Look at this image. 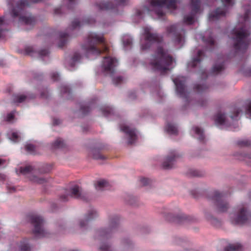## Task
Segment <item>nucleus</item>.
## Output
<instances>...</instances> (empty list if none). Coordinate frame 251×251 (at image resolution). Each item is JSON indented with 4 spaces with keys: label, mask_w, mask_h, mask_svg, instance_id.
I'll use <instances>...</instances> for the list:
<instances>
[{
    "label": "nucleus",
    "mask_w": 251,
    "mask_h": 251,
    "mask_svg": "<svg viewBox=\"0 0 251 251\" xmlns=\"http://www.w3.org/2000/svg\"><path fill=\"white\" fill-rule=\"evenodd\" d=\"M4 17H0V38H3L5 36L6 29L4 28Z\"/></svg>",
    "instance_id": "39"
},
{
    "label": "nucleus",
    "mask_w": 251,
    "mask_h": 251,
    "mask_svg": "<svg viewBox=\"0 0 251 251\" xmlns=\"http://www.w3.org/2000/svg\"><path fill=\"white\" fill-rule=\"evenodd\" d=\"M203 54V51L202 50H198L197 57L193 58L192 61L188 63V67L195 68L198 64H200Z\"/></svg>",
    "instance_id": "28"
},
{
    "label": "nucleus",
    "mask_w": 251,
    "mask_h": 251,
    "mask_svg": "<svg viewBox=\"0 0 251 251\" xmlns=\"http://www.w3.org/2000/svg\"><path fill=\"white\" fill-rule=\"evenodd\" d=\"M120 129L124 132L125 138L127 140L128 145H132L135 143L137 139V134L136 129L132 126L124 124L120 126Z\"/></svg>",
    "instance_id": "16"
},
{
    "label": "nucleus",
    "mask_w": 251,
    "mask_h": 251,
    "mask_svg": "<svg viewBox=\"0 0 251 251\" xmlns=\"http://www.w3.org/2000/svg\"><path fill=\"white\" fill-rule=\"evenodd\" d=\"M128 203L129 204L132 205V204H133V203H134V201H128Z\"/></svg>",
    "instance_id": "62"
},
{
    "label": "nucleus",
    "mask_w": 251,
    "mask_h": 251,
    "mask_svg": "<svg viewBox=\"0 0 251 251\" xmlns=\"http://www.w3.org/2000/svg\"><path fill=\"white\" fill-rule=\"evenodd\" d=\"M7 136L9 139L14 143L19 142L20 139V137L18 133L16 132H9L7 133Z\"/></svg>",
    "instance_id": "38"
},
{
    "label": "nucleus",
    "mask_w": 251,
    "mask_h": 251,
    "mask_svg": "<svg viewBox=\"0 0 251 251\" xmlns=\"http://www.w3.org/2000/svg\"><path fill=\"white\" fill-rule=\"evenodd\" d=\"M127 0H114V1H101L95 4L96 8L100 10H112L119 6L127 4Z\"/></svg>",
    "instance_id": "17"
},
{
    "label": "nucleus",
    "mask_w": 251,
    "mask_h": 251,
    "mask_svg": "<svg viewBox=\"0 0 251 251\" xmlns=\"http://www.w3.org/2000/svg\"><path fill=\"white\" fill-rule=\"evenodd\" d=\"M207 34V32L206 33L205 35L203 36H201L202 41L207 46L206 47L207 50H211L214 46L215 42L213 38L211 36H209L207 38L206 36Z\"/></svg>",
    "instance_id": "31"
},
{
    "label": "nucleus",
    "mask_w": 251,
    "mask_h": 251,
    "mask_svg": "<svg viewBox=\"0 0 251 251\" xmlns=\"http://www.w3.org/2000/svg\"><path fill=\"white\" fill-rule=\"evenodd\" d=\"M176 2L177 0H152L150 8L144 7L142 9L137 10L136 14L137 16L141 18L146 12L151 11L160 17L164 15L166 9L175 10Z\"/></svg>",
    "instance_id": "5"
},
{
    "label": "nucleus",
    "mask_w": 251,
    "mask_h": 251,
    "mask_svg": "<svg viewBox=\"0 0 251 251\" xmlns=\"http://www.w3.org/2000/svg\"><path fill=\"white\" fill-rule=\"evenodd\" d=\"M81 58L80 54L78 52H75L70 58L66 60L65 63L66 68L70 71L74 70L75 65L79 62Z\"/></svg>",
    "instance_id": "22"
},
{
    "label": "nucleus",
    "mask_w": 251,
    "mask_h": 251,
    "mask_svg": "<svg viewBox=\"0 0 251 251\" xmlns=\"http://www.w3.org/2000/svg\"><path fill=\"white\" fill-rule=\"evenodd\" d=\"M100 251H113L111 246L105 243L102 244L99 248Z\"/></svg>",
    "instance_id": "45"
},
{
    "label": "nucleus",
    "mask_w": 251,
    "mask_h": 251,
    "mask_svg": "<svg viewBox=\"0 0 251 251\" xmlns=\"http://www.w3.org/2000/svg\"><path fill=\"white\" fill-rule=\"evenodd\" d=\"M25 54L32 57H37L42 59L44 57L48 56L49 51L47 49H42L39 51H36L34 48L32 46L25 47Z\"/></svg>",
    "instance_id": "21"
},
{
    "label": "nucleus",
    "mask_w": 251,
    "mask_h": 251,
    "mask_svg": "<svg viewBox=\"0 0 251 251\" xmlns=\"http://www.w3.org/2000/svg\"><path fill=\"white\" fill-rule=\"evenodd\" d=\"M51 78L54 81H57L59 78V75L57 73H53L51 75Z\"/></svg>",
    "instance_id": "54"
},
{
    "label": "nucleus",
    "mask_w": 251,
    "mask_h": 251,
    "mask_svg": "<svg viewBox=\"0 0 251 251\" xmlns=\"http://www.w3.org/2000/svg\"><path fill=\"white\" fill-rule=\"evenodd\" d=\"M124 81V78L122 76H116L113 77L112 78V82L113 84L115 85H118V84L121 83Z\"/></svg>",
    "instance_id": "46"
},
{
    "label": "nucleus",
    "mask_w": 251,
    "mask_h": 251,
    "mask_svg": "<svg viewBox=\"0 0 251 251\" xmlns=\"http://www.w3.org/2000/svg\"><path fill=\"white\" fill-rule=\"evenodd\" d=\"M88 154L94 159L104 160L106 158L100 153L99 150L96 148L90 149L88 151Z\"/></svg>",
    "instance_id": "30"
},
{
    "label": "nucleus",
    "mask_w": 251,
    "mask_h": 251,
    "mask_svg": "<svg viewBox=\"0 0 251 251\" xmlns=\"http://www.w3.org/2000/svg\"><path fill=\"white\" fill-rule=\"evenodd\" d=\"M162 214L165 219L169 222L180 223L183 222H192L194 220L192 217L182 213H175L174 210L170 207H165Z\"/></svg>",
    "instance_id": "11"
},
{
    "label": "nucleus",
    "mask_w": 251,
    "mask_h": 251,
    "mask_svg": "<svg viewBox=\"0 0 251 251\" xmlns=\"http://www.w3.org/2000/svg\"><path fill=\"white\" fill-rule=\"evenodd\" d=\"M204 215L206 219L214 226L218 227L221 226V221L214 217L209 212L205 211Z\"/></svg>",
    "instance_id": "26"
},
{
    "label": "nucleus",
    "mask_w": 251,
    "mask_h": 251,
    "mask_svg": "<svg viewBox=\"0 0 251 251\" xmlns=\"http://www.w3.org/2000/svg\"><path fill=\"white\" fill-rule=\"evenodd\" d=\"M121 244L123 246V251H133L134 244L132 241L128 238H125L122 240Z\"/></svg>",
    "instance_id": "27"
},
{
    "label": "nucleus",
    "mask_w": 251,
    "mask_h": 251,
    "mask_svg": "<svg viewBox=\"0 0 251 251\" xmlns=\"http://www.w3.org/2000/svg\"><path fill=\"white\" fill-rule=\"evenodd\" d=\"M82 49L88 56L89 55H99L107 48L104 45L103 34L95 32L88 34L85 42L82 45Z\"/></svg>",
    "instance_id": "4"
},
{
    "label": "nucleus",
    "mask_w": 251,
    "mask_h": 251,
    "mask_svg": "<svg viewBox=\"0 0 251 251\" xmlns=\"http://www.w3.org/2000/svg\"><path fill=\"white\" fill-rule=\"evenodd\" d=\"M33 170V168L31 166H26L20 168V173L24 175H28V177L33 182L40 184H43L47 182V179L45 178L38 177L37 176L31 175L30 173Z\"/></svg>",
    "instance_id": "18"
},
{
    "label": "nucleus",
    "mask_w": 251,
    "mask_h": 251,
    "mask_svg": "<svg viewBox=\"0 0 251 251\" xmlns=\"http://www.w3.org/2000/svg\"><path fill=\"white\" fill-rule=\"evenodd\" d=\"M176 85V90L177 94L182 98L188 100V92L186 89V78L182 76H178L173 79Z\"/></svg>",
    "instance_id": "15"
},
{
    "label": "nucleus",
    "mask_w": 251,
    "mask_h": 251,
    "mask_svg": "<svg viewBox=\"0 0 251 251\" xmlns=\"http://www.w3.org/2000/svg\"><path fill=\"white\" fill-rule=\"evenodd\" d=\"M190 173L192 176L196 177H203L205 175V171L200 170H191Z\"/></svg>",
    "instance_id": "41"
},
{
    "label": "nucleus",
    "mask_w": 251,
    "mask_h": 251,
    "mask_svg": "<svg viewBox=\"0 0 251 251\" xmlns=\"http://www.w3.org/2000/svg\"><path fill=\"white\" fill-rule=\"evenodd\" d=\"M118 64V62L116 58L110 56L105 57L102 63L101 71L105 75L113 76Z\"/></svg>",
    "instance_id": "14"
},
{
    "label": "nucleus",
    "mask_w": 251,
    "mask_h": 251,
    "mask_svg": "<svg viewBox=\"0 0 251 251\" xmlns=\"http://www.w3.org/2000/svg\"><path fill=\"white\" fill-rule=\"evenodd\" d=\"M93 22V20L92 19H86L82 23H80L78 20L75 19L74 20L71 24V27H69V29L71 30L76 29L77 28L80 27L81 25H83L84 23L85 24H92Z\"/></svg>",
    "instance_id": "29"
},
{
    "label": "nucleus",
    "mask_w": 251,
    "mask_h": 251,
    "mask_svg": "<svg viewBox=\"0 0 251 251\" xmlns=\"http://www.w3.org/2000/svg\"><path fill=\"white\" fill-rule=\"evenodd\" d=\"M61 122L60 120L58 119L54 118L53 120V124L54 125H58L60 124Z\"/></svg>",
    "instance_id": "58"
},
{
    "label": "nucleus",
    "mask_w": 251,
    "mask_h": 251,
    "mask_svg": "<svg viewBox=\"0 0 251 251\" xmlns=\"http://www.w3.org/2000/svg\"><path fill=\"white\" fill-rule=\"evenodd\" d=\"M121 219L120 215L118 214H109L107 218V226L97 229L95 234V238L101 240L111 238L120 228Z\"/></svg>",
    "instance_id": "6"
},
{
    "label": "nucleus",
    "mask_w": 251,
    "mask_h": 251,
    "mask_svg": "<svg viewBox=\"0 0 251 251\" xmlns=\"http://www.w3.org/2000/svg\"><path fill=\"white\" fill-rule=\"evenodd\" d=\"M91 109L90 106L88 105H82L80 107V111L84 115L87 114Z\"/></svg>",
    "instance_id": "48"
},
{
    "label": "nucleus",
    "mask_w": 251,
    "mask_h": 251,
    "mask_svg": "<svg viewBox=\"0 0 251 251\" xmlns=\"http://www.w3.org/2000/svg\"><path fill=\"white\" fill-rule=\"evenodd\" d=\"M207 103V100L205 99L202 98L198 101L197 104L200 106H205Z\"/></svg>",
    "instance_id": "50"
},
{
    "label": "nucleus",
    "mask_w": 251,
    "mask_h": 251,
    "mask_svg": "<svg viewBox=\"0 0 251 251\" xmlns=\"http://www.w3.org/2000/svg\"><path fill=\"white\" fill-rule=\"evenodd\" d=\"M225 68L224 60L222 58L214 63L210 73L212 75H219L222 73Z\"/></svg>",
    "instance_id": "23"
},
{
    "label": "nucleus",
    "mask_w": 251,
    "mask_h": 251,
    "mask_svg": "<svg viewBox=\"0 0 251 251\" xmlns=\"http://www.w3.org/2000/svg\"><path fill=\"white\" fill-rule=\"evenodd\" d=\"M77 1V0H63V5L60 7L55 8L54 13L56 14H61L63 13L62 10L65 7H67L68 9H71L76 3Z\"/></svg>",
    "instance_id": "24"
},
{
    "label": "nucleus",
    "mask_w": 251,
    "mask_h": 251,
    "mask_svg": "<svg viewBox=\"0 0 251 251\" xmlns=\"http://www.w3.org/2000/svg\"><path fill=\"white\" fill-rule=\"evenodd\" d=\"M28 96L26 95L16 94L12 96V102L16 104H19L25 101Z\"/></svg>",
    "instance_id": "34"
},
{
    "label": "nucleus",
    "mask_w": 251,
    "mask_h": 251,
    "mask_svg": "<svg viewBox=\"0 0 251 251\" xmlns=\"http://www.w3.org/2000/svg\"><path fill=\"white\" fill-rule=\"evenodd\" d=\"M165 129L166 131L171 135H177L178 130L177 126L172 123H168L166 125Z\"/></svg>",
    "instance_id": "37"
},
{
    "label": "nucleus",
    "mask_w": 251,
    "mask_h": 251,
    "mask_svg": "<svg viewBox=\"0 0 251 251\" xmlns=\"http://www.w3.org/2000/svg\"><path fill=\"white\" fill-rule=\"evenodd\" d=\"M109 186L108 182L104 179H99L95 183V187L98 191H102Z\"/></svg>",
    "instance_id": "35"
},
{
    "label": "nucleus",
    "mask_w": 251,
    "mask_h": 251,
    "mask_svg": "<svg viewBox=\"0 0 251 251\" xmlns=\"http://www.w3.org/2000/svg\"><path fill=\"white\" fill-rule=\"evenodd\" d=\"M247 113L250 115L251 118V100L249 101L247 103Z\"/></svg>",
    "instance_id": "52"
},
{
    "label": "nucleus",
    "mask_w": 251,
    "mask_h": 251,
    "mask_svg": "<svg viewBox=\"0 0 251 251\" xmlns=\"http://www.w3.org/2000/svg\"><path fill=\"white\" fill-rule=\"evenodd\" d=\"M5 162V160L4 159H0V165L3 164Z\"/></svg>",
    "instance_id": "60"
},
{
    "label": "nucleus",
    "mask_w": 251,
    "mask_h": 251,
    "mask_svg": "<svg viewBox=\"0 0 251 251\" xmlns=\"http://www.w3.org/2000/svg\"><path fill=\"white\" fill-rule=\"evenodd\" d=\"M251 10L247 9L244 16H240L238 24L231 31V44L236 52H244L251 42V25L249 15Z\"/></svg>",
    "instance_id": "2"
},
{
    "label": "nucleus",
    "mask_w": 251,
    "mask_h": 251,
    "mask_svg": "<svg viewBox=\"0 0 251 251\" xmlns=\"http://www.w3.org/2000/svg\"><path fill=\"white\" fill-rule=\"evenodd\" d=\"M241 111L242 110L239 108L235 109L234 114L229 116L230 119L226 116L225 113L221 111L218 112L214 116L215 124L218 126H229L233 121L237 120V117Z\"/></svg>",
    "instance_id": "12"
},
{
    "label": "nucleus",
    "mask_w": 251,
    "mask_h": 251,
    "mask_svg": "<svg viewBox=\"0 0 251 251\" xmlns=\"http://www.w3.org/2000/svg\"><path fill=\"white\" fill-rule=\"evenodd\" d=\"M241 247L238 244H230L225 248V251H239Z\"/></svg>",
    "instance_id": "43"
},
{
    "label": "nucleus",
    "mask_w": 251,
    "mask_h": 251,
    "mask_svg": "<svg viewBox=\"0 0 251 251\" xmlns=\"http://www.w3.org/2000/svg\"><path fill=\"white\" fill-rule=\"evenodd\" d=\"M192 130L195 133V138L201 142H204L205 137L202 129L198 126H195L193 127Z\"/></svg>",
    "instance_id": "25"
},
{
    "label": "nucleus",
    "mask_w": 251,
    "mask_h": 251,
    "mask_svg": "<svg viewBox=\"0 0 251 251\" xmlns=\"http://www.w3.org/2000/svg\"><path fill=\"white\" fill-rule=\"evenodd\" d=\"M70 198H74L85 201L89 200L88 193L77 185L72 187L68 190H66L65 193L60 196V200L62 201L66 202L69 200Z\"/></svg>",
    "instance_id": "9"
},
{
    "label": "nucleus",
    "mask_w": 251,
    "mask_h": 251,
    "mask_svg": "<svg viewBox=\"0 0 251 251\" xmlns=\"http://www.w3.org/2000/svg\"><path fill=\"white\" fill-rule=\"evenodd\" d=\"M65 145L64 141L62 139L58 138L52 143V147L54 148H62Z\"/></svg>",
    "instance_id": "44"
},
{
    "label": "nucleus",
    "mask_w": 251,
    "mask_h": 251,
    "mask_svg": "<svg viewBox=\"0 0 251 251\" xmlns=\"http://www.w3.org/2000/svg\"><path fill=\"white\" fill-rule=\"evenodd\" d=\"M7 189L9 193H13L14 192H15L16 191V188H15L14 186H7Z\"/></svg>",
    "instance_id": "56"
},
{
    "label": "nucleus",
    "mask_w": 251,
    "mask_h": 251,
    "mask_svg": "<svg viewBox=\"0 0 251 251\" xmlns=\"http://www.w3.org/2000/svg\"><path fill=\"white\" fill-rule=\"evenodd\" d=\"M14 118L13 113H10L7 114L6 117V121L8 122H10Z\"/></svg>",
    "instance_id": "55"
},
{
    "label": "nucleus",
    "mask_w": 251,
    "mask_h": 251,
    "mask_svg": "<svg viewBox=\"0 0 251 251\" xmlns=\"http://www.w3.org/2000/svg\"><path fill=\"white\" fill-rule=\"evenodd\" d=\"M144 41H141V49L146 50L155 45L157 49L152 56L150 65L151 69L164 72L174 68L176 62L168 50L164 49L162 44V37L156 33L151 32V28L145 27L144 29Z\"/></svg>",
    "instance_id": "1"
},
{
    "label": "nucleus",
    "mask_w": 251,
    "mask_h": 251,
    "mask_svg": "<svg viewBox=\"0 0 251 251\" xmlns=\"http://www.w3.org/2000/svg\"><path fill=\"white\" fill-rule=\"evenodd\" d=\"M7 5L12 18L19 17V23L29 26V29L33 26L35 23V19L30 14L22 15L25 12V8L29 6L27 0H20L16 2L15 0H7Z\"/></svg>",
    "instance_id": "3"
},
{
    "label": "nucleus",
    "mask_w": 251,
    "mask_h": 251,
    "mask_svg": "<svg viewBox=\"0 0 251 251\" xmlns=\"http://www.w3.org/2000/svg\"><path fill=\"white\" fill-rule=\"evenodd\" d=\"M243 74L246 76H251V67L247 69H243L241 70Z\"/></svg>",
    "instance_id": "49"
},
{
    "label": "nucleus",
    "mask_w": 251,
    "mask_h": 251,
    "mask_svg": "<svg viewBox=\"0 0 251 251\" xmlns=\"http://www.w3.org/2000/svg\"><path fill=\"white\" fill-rule=\"evenodd\" d=\"M3 65V62L2 60H0V66H2Z\"/></svg>",
    "instance_id": "63"
},
{
    "label": "nucleus",
    "mask_w": 251,
    "mask_h": 251,
    "mask_svg": "<svg viewBox=\"0 0 251 251\" xmlns=\"http://www.w3.org/2000/svg\"><path fill=\"white\" fill-rule=\"evenodd\" d=\"M100 111L102 115L107 117H110L115 114V111L111 106H103L100 108Z\"/></svg>",
    "instance_id": "33"
},
{
    "label": "nucleus",
    "mask_w": 251,
    "mask_h": 251,
    "mask_svg": "<svg viewBox=\"0 0 251 251\" xmlns=\"http://www.w3.org/2000/svg\"><path fill=\"white\" fill-rule=\"evenodd\" d=\"M41 97L43 98H47L48 97V92H42L41 93Z\"/></svg>",
    "instance_id": "59"
},
{
    "label": "nucleus",
    "mask_w": 251,
    "mask_h": 251,
    "mask_svg": "<svg viewBox=\"0 0 251 251\" xmlns=\"http://www.w3.org/2000/svg\"><path fill=\"white\" fill-rule=\"evenodd\" d=\"M25 150L30 153H33L35 149V147L32 144H27L25 146Z\"/></svg>",
    "instance_id": "47"
},
{
    "label": "nucleus",
    "mask_w": 251,
    "mask_h": 251,
    "mask_svg": "<svg viewBox=\"0 0 251 251\" xmlns=\"http://www.w3.org/2000/svg\"><path fill=\"white\" fill-rule=\"evenodd\" d=\"M179 157L178 153L176 151H173L164 158L162 162V167L165 169H172L175 164L176 159Z\"/></svg>",
    "instance_id": "20"
},
{
    "label": "nucleus",
    "mask_w": 251,
    "mask_h": 251,
    "mask_svg": "<svg viewBox=\"0 0 251 251\" xmlns=\"http://www.w3.org/2000/svg\"><path fill=\"white\" fill-rule=\"evenodd\" d=\"M201 73L202 75H203L204 74H206L205 71L204 70H201Z\"/></svg>",
    "instance_id": "61"
},
{
    "label": "nucleus",
    "mask_w": 251,
    "mask_h": 251,
    "mask_svg": "<svg viewBox=\"0 0 251 251\" xmlns=\"http://www.w3.org/2000/svg\"><path fill=\"white\" fill-rule=\"evenodd\" d=\"M61 92L62 95L66 97V99L71 98V91L70 88L66 85H63L61 87Z\"/></svg>",
    "instance_id": "40"
},
{
    "label": "nucleus",
    "mask_w": 251,
    "mask_h": 251,
    "mask_svg": "<svg viewBox=\"0 0 251 251\" xmlns=\"http://www.w3.org/2000/svg\"><path fill=\"white\" fill-rule=\"evenodd\" d=\"M30 221L34 226L33 232L36 238H40L47 236L48 233L44 227V221L41 216L32 215L30 217Z\"/></svg>",
    "instance_id": "13"
},
{
    "label": "nucleus",
    "mask_w": 251,
    "mask_h": 251,
    "mask_svg": "<svg viewBox=\"0 0 251 251\" xmlns=\"http://www.w3.org/2000/svg\"><path fill=\"white\" fill-rule=\"evenodd\" d=\"M179 26L180 24H176L166 27L167 34L172 38L174 43L178 46L179 48L183 46L185 41V31L183 28H180Z\"/></svg>",
    "instance_id": "10"
},
{
    "label": "nucleus",
    "mask_w": 251,
    "mask_h": 251,
    "mask_svg": "<svg viewBox=\"0 0 251 251\" xmlns=\"http://www.w3.org/2000/svg\"><path fill=\"white\" fill-rule=\"evenodd\" d=\"M251 218L247 204H242L238 205L234 211L230 214V220L233 224H243L246 223Z\"/></svg>",
    "instance_id": "7"
},
{
    "label": "nucleus",
    "mask_w": 251,
    "mask_h": 251,
    "mask_svg": "<svg viewBox=\"0 0 251 251\" xmlns=\"http://www.w3.org/2000/svg\"><path fill=\"white\" fill-rule=\"evenodd\" d=\"M21 251H30V248L28 244L24 243L21 246Z\"/></svg>",
    "instance_id": "51"
},
{
    "label": "nucleus",
    "mask_w": 251,
    "mask_h": 251,
    "mask_svg": "<svg viewBox=\"0 0 251 251\" xmlns=\"http://www.w3.org/2000/svg\"><path fill=\"white\" fill-rule=\"evenodd\" d=\"M207 198L213 202L218 212H225L229 208V204L225 199L223 193L217 190L211 191L208 194Z\"/></svg>",
    "instance_id": "8"
},
{
    "label": "nucleus",
    "mask_w": 251,
    "mask_h": 251,
    "mask_svg": "<svg viewBox=\"0 0 251 251\" xmlns=\"http://www.w3.org/2000/svg\"><path fill=\"white\" fill-rule=\"evenodd\" d=\"M99 216V212L94 208L88 211L83 219L79 221V226L80 228H84L87 227L89 223Z\"/></svg>",
    "instance_id": "19"
},
{
    "label": "nucleus",
    "mask_w": 251,
    "mask_h": 251,
    "mask_svg": "<svg viewBox=\"0 0 251 251\" xmlns=\"http://www.w3.org/2000/svg\"><path fill=\"white\" fill-rule=\"evenodd\" d=\"M122 42L124 47L127 50L131 48L133 39L130 35L125 34L122 37Z\"/></svg>",
    "instance_id": "36"
},
{
    "label": "nucleus",
    "mask_w": 251,
    "mask_h": 251,
    "mask_svg": "<svg viewBox=\"0 0 251 251\" xmlns=\"http://www.w3.org/2000/svg\"><path fill=\"white\" fill-rule=\"evenodd\" d=\"M70 34L67 32H61L59 34V41L58 43V46L60 48H62L67 43Z\"/></svg>",
    "instance_id": "32"
},
{
    "label": "nucleus",
    "mask_w": 251,
    "mask_h": 251,
    "mask_svg": "<svg viewBox=\"0 0 251 251\" xmlns=\"http://www.w3.org/2000/svg\"><path fill=\"white\" fill-rule=\"evenodd\" d=\"M128 97L130 100H134L136 98V94L134 92H131L128 94Z\"/></svg>",
    "instance_id": "57"
},
{
    "label": "nucleus",
    "mask_w": 251,
    "mask_h": 251,
    "mask_svg": "<svg viewBox=\"0 0 251 251\" xmlns=\"http://www.w3.org/2000/svg\"><path fill=\"white\" fill-rule=\"evenodd\" d=\"M140 181L143 186H146L149 184L150 180L147 178H142L141 179Z\"/></svg>",
    "instance_id": "53"
},
{
    "label": "nucleus",
    "mask_w": 251,
    "mask_h": 251,
    "mask_svg": "<svg viewBox=\"0 0 251 251\" xmlns=\"http://www.w3.org/2000/svg\"><path fill=\"white\" fill-rule=\"evenodd\" d=\"M208 88L207 85L202 83L197 84L195 85L194 90L198 93H201L205 91Z\"/></svg>",
    "instance_id": "42"
}]
</instances>
